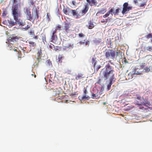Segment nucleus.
<instances>
[{
	"mask_svg": "<svg viewBox=\"0 0 152 152\" xmlns=\"http://www.w3.org/2000/svg\"><path fill=\"white\" fill-rule=\"evenodd\" d=\"M114 72L113 67L111 66L109 63L106 65L100 71V75L102 76V80H103V82L109 79L110 82L109 84L111 85L115 78Z\"/></svg>",
	"mask_w": 152,
	"mask_h": 152,
	"instance_id": "f257e3e1",
	"label": "nucleus"
},
{
	"mask_svg": "<svg viewBox=\"0 0 152 152\" xmlns=\"http://www.w3.org/2000/svg\"><path fill=\"white\" fill-rule=\"evenodd\" d=\"M12 14L14 19L18 23V25L19 26H23L25 24V22L21 20L20 18L21 14L19 11L18 8L13 7L12 10Z\"/></svg>",
	"mask_w": 152,
	"mask_h": 152,
	"instance_id": "f03ea898",
	"label": "nucleus"
},
{
	"mask_svg": "<svg viewBox=\"0 0 152 152\" xmlns=\"http://www.w3.org/2000/svg\"><path fill=\"white\" fill-rule=\"evenodd\" d=\"M132 100L134 104L139 106L145 105L149 104L148 101L139 94H136L135 97L132 98Z\"/></svg>",
	"mask_w": 152,
	"mask_h": 152,
	"instance_id": "7ed1b4c3",
	"label": "nucleus"
},
{
	"mask_svg": "<svg viewBox=\"0 0 152 152\" xmlns=\"http://www.w3.org/2000/svg\"><path fill=\"white\" fill-rule=\"evenodd\" d=\"M118 53L115 52L114 50L111 49H108L105 51V56L106 58L114 59L115 58L116 54L118 55Z\"/></svg>",
	"mask_w": 152,
	"mask_h": 152,
	"instance_id": "20e7f679",
	"label": "nucleus"
},
{
	"mask_svg": "<svg viewBox=\"0 0 152 152\" xmlns=\"http://www.w3.org/2000/svg\"><path fill=\"white\" fill-rule=\"evenodd\" d=\"M63 49L64 50L68 51L73 48V45H72L67 40H65L63 43Z\"/></svg>",
	"mask_w": 152,
	"mask_h": 152,
	"instance_id": "39448f33",
	"label": "nucleus"
},
{
	"mask_svg": "<svg viewBox=\"0 0 152 152\" xmlns=\"http://www.w3.org/2000/svg\"><path fill=\"white\" fill-rule=\"evenodd\" d=\"M146 65V63L145 62H144L142 63H141L140 64V66H137V67H136L134 69L133 72H134L133 74L134 75H140L142 74V72H139L138 71H136V70L137 69H143V68Z\"/></svg>",
	"mask_w": 152,
	"mask_h": 152,
	"instance_id": "423d86ee",
	"label": "nucleus"
},
{
	"mask_svg": "<svg viewBox=\"0 0 152 152\" xmlns=\"http://www.w3.org/2000/svg\"><path fill=\"white\" fill-rule=\"evenodd\" d=\"M30 10V8L27 7L24 8V12L26 15L27 19L30 21H32L33 17L31 16Z\"/></svg>",
	"mask_w": 152,
	"mask_h": 152,
	"instance_id": "0eeeda50",
	"label": "nucleus"
},
{
	"mask_svg": "<svg viewBox=\"0 0 152 152\" xmlns=\"http://www.w3.org/2000/svg\"><path fill=\"white\" fill-rule=\"evenodd\" d=\"M39 14L37 8L36 7L33 8L32 10V16H31L33 17V20H32L33 22H34L35 19H38L39 17Z\"/></svg>",
	"mask_w": 152,
	"mask_h": 152,
	"instance_id": "6e6552de",
	"label": "nucleus"
},
{
	"mask_svg": "<svg viewBox=\"0 0 152 152\" xmlns=\"http://www.w3.org/2000/svg\"><path fill=\"white\" fill-rule=\"evenodd\" d=\"M87 93V88H84L83 90V96L81 97H80V96H79V98H80V99H79L80 100H85L86 99L88 100L90 98V97L86 96V94Z\"/></svg>",
	"mask_w": 152,
	"mask_h": 152,
	"instance_id": "1a4fd4ad",
	"label": "nucleus"
},
{
	"mask_svg": "<svg viewBox=\"0 0 152 152\" xmlns=\"http://www.w3.org/2000/svg\"><path fill=\"white\" fill-rule=\"evenodd\" d=\"M19 38L20 37L17 36H10L8 39V41L9 43L12 42H16L19 39Z\"/></svg>",
	"mask_w": 152,
	"mask_h": 152,
	"instance_id": "9d476101",
	"label": "nucleus"
},
{
	"mask_svg": "<svg viewBox=\"0 0 152 152\" xmlns=\"http://www.w3.org/2000/svg\"><path fill=\"white\" fill-rule=\"evenodd\" d=\"M88 9V5L87 3L85 6V7L81 11V12L80 13V16H82L86 14Z\"/></svg>",
	"mask_w": 152,
	"mask_h": 152,
	"instance_id": "9b49d317",
	"label": "nucleus"
},
{
	"mask_svg": "<svg viewBox=\"0 0 152 152\" xmlns=\"http://www.w3.org/2000/svg\"><path fill=\"white\" fill-rule=\"evenodd\" d=\"M21 0H12V2L14 5L13 7L18 8L20 7V1Z\"/></svg>",
	"mask_w": 152,
	"mask_h": 152,
	"instance_id": "f8f14e48",
	"label": "nucleus"
},
{
	"mask_svg": "<svg viewBox=\"0 0 152 152\" xmlns=\"http://www.w3.org/2000/svg\"><path fill=\"white\" fill-rule=\"evenodd\" d=\"M56 33V31H52V34L51 37V42H55L56 40L57 37V35L55 34Z\"/></svg>",
	"mask_w": 152,
	"mask_h": 152,
	"instance_id": "ddd939ff",
	"label": "nucleus"
},
{
	"mask_svg": "<svg viewBox=\"0 0 152 152\" xmlns=\"http://www.w3.org/2000/svg\"><path fill=\"white\" fill-rule=\"evenodd\" d=\"M70 25H71L69 23H65L63 30H64L66 33H68L70 31L69 28L70 27Z\"/></svg>",
	"mask_w": 152,
	"mask_h": 152,
	"instance_id": "4468645a",
	"label": "nucleus"
},
{
	"mask_svg": "<svg viewBox=\"0 0 152 152\" xmlns=\"http://www.w3.org/2000/svg\"><path fill=\"white\" fill-rule=\"evenodd\" d=\"M29 44V46L30 47V49L31 50L32 49H33L35 48L36 46V44L35 42H33L31 40H29L28 41Z\"/></svg>",
	"mask_w": 152,
	"mask_h": 152,
	"instance_id": "2eb2a0df",
	"label": "nucleus"
},
{
	"mask_svg": "<svg viewBox=\"0 0 152 152\" xmlns=\"http://www.w3.org/2000/svg\"><path fill=\"white\" fill-rule=\"evenodd\" d=\"M101 93L100 92H97L96 94L93 93L92 94L91 98L93 99H98L100 96Z\"/></svg>",
	"mask_w": 152,
	"mask_h": 152,
	"instance_id": "dca6fc26",
	"label": "nucleus"
},
{
	"mask_svg": "<svg viewBox=\"0 0 152 152\" xmlns=\"http://www.w3.org/2000/svg\"><path fill=\"white\" fill-rule=\"evenodd\" d=\"M20 48L23 50L24 53H28L31 51V49H30V48H27L26 47H20Z\"/></svg>",
	"mask_w": 152,
	"mask_h": 152,
	"instance_id": "f3484780",
	"label": "nucleus"
},
{
	"mask_svg": "<svg viewBox=\"0 0 152 152\" xmlns=\"http://www.w3.org/2000/svg\"><path fill=\"white\" fill-rule=\"evenodd\" d=\"M107 11V9L106 8H102L99 10L96 13V15L98 14H104Z\"/></svg>",
	"mask_w": 152,
	"mask_h": 152,
	"instance_id": "a211bd4d",
	"label": "nucleus"
},
{
	"mask_svg": "<svg viewBox=\"0 0 152 152\" xmlns=\"http://www.w3.org/2000/svg\"><path fill=\"white\" fill-rule=\"evenodd\" d=\"M113 8H112L110 9V10L108 11L105 14L103 15V17L105 18L108 17L109 15L111 13V14L112 15H113L112 13L113 12Z\"/></svg>",
	"mask_w": 152,
	"mask_h": 152,
	"instance_id": "6ab92c4d",
	"label": "nucleus"
},
{
	"mask_svg": "<svg viewBox=\"0 0 152 152\" xmlns=\"http://www.w3.org/2000/svg\"><path fill=\"white\" fill-rule=\"evenodd\" d=\"M8 22L9 23L8 25L9 26L12 27L15 25H18V22L16 21L14 22L13 20H8Z\"/></svg>",
	"mask_w": 152,
	"mask_h": 152,
	"instance_id": "aec40b11",
	"label": "nucleus"
},
{
	"mask_svg": "<svg viewBox=\"0 0 152 152\" xmlns=\"http://www.w3.org/2000/svg\"><path fill=\"white\" fill-rule=\"evenodd\" d=\"M86 1L89 4H91V6H96V0H91V1L90 0H86Z\"/></svg>",
	"mask_w": 152,
	"mask_h": 152,
	"instance_id": "412c9836",
	"label": "nucleus"
},
{
	"mask_svg": "<svg viewBox=\"0 0 152 152\" xmlns=\"http://www.w3.org/2000/svg\"><path fill=\"white\" fill-rule=\"evenodd\" d=\"M77 10V9L76 10H72V14L74 16H76V18H79L80 17V13H79V14H77V13L76 12V10Z\"/></svg>",
	"mask_w": 152,
	"mask_h": 152,
	"instance_id": "4be33fe9",
	"label": "nucleus"
},
{
	"mask_svg": "<svg viewBox=\"0 0 152 152\" xmlns=\"http://www.w3.org/2000/svg\"><path fill=\"white\" fill-rule=\"evenodd\" d=\"M12 45L11 43H9L8 44V49L10 50L14 51H17V49H15L14 47H12Z\"/></svg>",
	"mask_w": 152,
	"mask_h": 152,
	"instance_id": "5701e85b",
	"label": "nucleus"
},
{
	"mask_svg": "<svg viewBox=\"0 0 152 152\" xmlns=\"http://www.w3.org/2000/svg\"><path fill=\"white\" fill-rule=\"evenodd\" d=\"M83 78V75L82 73H80L76 75L75 79L76 80H78Z\"/></svg>",
	"mask_w": 152,
	"mask_h": 152,
	"instance_id": "b1692460",
	"label": "nucleus"
},
{
	"mask_svg": "<svg viewBox=\"0 0 152 152\" xmlns=\"http://www.w3.org/2000/svg\"><path fill=\"white\" fill-rule=\"evenodd\" d=\"M42 54V52L41 49H38L37 50V55L38 57L37 58V59H38L39 60L40 59H41V56Z\"/></svg>",
	"mask_w": 152,
	"mask_h": 152,
	"instance_id": "393cba45",
	"label": "nucleus"
},
{
	"mask_svg": "<svg viewBox=\"0 0 152 152\" xmlns=\"http://www.w3.org/2000/svg\"><path fill=\"white\" fill-rule=\"evenodd\" d=\"M28 34L31 35V37L34 36V30L33 29H30L28 31Z\"/></svg>",
	"mask_w": 152,
	"mask_h": 152,
	"instance_id": "a878e982",
	"label": "nucleus"
},
{
	"mask_svg": "<svg viewBox=\"0 0 152 152\" xmlns=\"http://www.w3.org/2000/svg\"><path fill=\"white\" fill-rule=\"evenodd\" d=\"M94 68L95 72H97L99 69L101 67V66L100 65L96 66V65H94Z\"/></svg>",
	"mask_w": 152,
	"mask_h": 152,
	"instance_id": "bb28decb",
	"label": "nucleus"
},
{
	"mask_svg": "<svg viewBox=\"0 0 152 152\" xmlns=\"http://www.w3.org/2000/svg\"><path fill=\"white\" fill-rule=\"evenodd\" d=\"M89 25L87 26L88 27L89 29H91L93 28L94 27V25L93 23L90 21L88 23Z\"/></svg>",
	"mask_w": 152,
	"mask_h": 152,
	"instance_id": "cd10ccee",
	"label": "nucleus"
},
{
	"mask_svg": "<svg viewBox=\"0 0 152 152\" xmlns=\"http://www.w3.org/2000/svg\"><path fill=\"white\" fill-rule=\"evenodd\" d=\"M61 26L60 25H57L55 28V30L53 31H56V32L57 30H61Z\"/></svg>",
	"mask_w": 152,
	"mask_h": 152,
	"instance_id": "c85d7f7f",
	"label": "nucleus"
},
{
	"mask_svg": "<svg viewBox=\"0 0 152 152\" xmlns=\"http://www.w3.org/2000/svg\"><path fill=\"white\" fill-rule=\"evenodd\" d=\"M91 62L93 66L96 64L97 61L96 60V58L95 57H93L92 58Z\"/></svg>",
	"mask_w": 152,
	"mask_h": 152,
	"instance_id": "c756f323",
	"label": "nucleus"
},
{
	"mask_svg": "<svg viewBox=\"0 0 152 152\" xmlns=\"http://www.w3.org/2000/svg\"><path fill=\"white\" fill-rule=\"evenodd\" d=\"M128 11H129V10H128V7H123V10L122 11V13L123 14H126L127 13Z\"/></svg>",
	"mask_w": 152,
	"mask_h": 152,
	"instance_id": "7c9ffc66",
	"label": "nucleus"
},
{
	"mask_svg": "<svg viewBox=\"0 0 152 152\" xmlns=\"http://www.w3.org/2000/svg\"><path fill=\"white\" fill-rule=\"evenodd\" d=\"M120 9L119 8H118L116 10H115V11L113 12V14L115 15H118V13L119 12Z\"/></svg>",
	"mask_w": 152,
	"mask_h": 152,
	"instance_id": "2f4dec72",
	"label": "nucleus"
},
{
	"mask_svg": "<svg viewBox=\"0 0 152 152\" xmlns=\"http://www.w3.org/2000/svg\"><path fill=\"white\" fill-rule=\"evenodd\" d=\"M145 1L143 3H141L139 6V7H141L146 5V3L148 0H145Z\"/></svg>",
	"mask_w": 152,
	"mask_h": 152,
	"instance_id": "473e14b6",
	"label": "nucleus"
},
{
	"mask_svg": "<svg viewBox=\"0 0 152 152\" xmlns=\"http://www.w3.org/2000/svg\"><path fill=\"white\" fill-rule=\"evenodd\" d=\"M40 37L41 38L43 42H44V41H45V35L42 34H40Z\"/></svg>",
	"mask_w": 152,
	"mask_h": 152,
	"instance_id": "72a5a7b5",
	"label": "nucleus"
},
{
	"mask_svg": "<svg viewBox=\"0 0 152 152\" xmlns=\"http://www.w3.org/2000/svg\"><path fill=\"white\" fill-rule=\"evenodd\" d=\"M146 50L150 52H152V46H148L146 48Z\"/></svg>",
	"mask_w": 152,
	"mask_h": 152,
	"instance_id": "f704fd0d",
	"label": "nucleus"
},
{
	"mask_svg": "<svg viewBox=\"0 0 152 152\" xmlns=\"http://www.w3.org/2000/svg\"><path fill=\"white\" fill-rule=\"evenodd\" d=\"M145 37L147 39L152 37V34H149L145 36Z\"/></svg>",
	"mask_w": 152,
	"mask_h": 152,
	"instance_id": "c9c22d12",
	"label": "nucleus"
},
{
	"mask_svg": "<svg viewBox=\"0 0 152 152\" xmlns=\"http://www.w3.org/2000/svg\"><path fill=\"white\" fill-rule=\"evenodd\" d=\"M108 19H102L101 20V22L102 23H104L105 24L107 23V22Z\"/></svg>",
	"mask_w": 152,
	"mask_h": 152,
	"instance_id": "e433bc0d",
	"label": "nucleus"
},
{
	"mask_svg": "<svg viewBox=\"0 0 152 152\" xmlns=\"http://www.w3.org/2000/svg\"><path fill=\"white\" fill-rule=\"evenodd\" d=\"M100 76L101 77V79H100L98 80L97 83L98 84H100L102 81H103V80H102V76H101L100 75Z\"/></svg>",
	"mask_w": 152,
	"mask_h": 152,
	"instance_id": "4c0bfd02",
	"label": "nucleus"
},
{
	"mask_svg": "<svg viewBox=\"0 0 152 152\" xmlns=\"http://www.w3.org/2000/svg\"><path fill=\"white\" fill-rule=\"evenodd\" d=\"M144 69L145 70L144 72H149L150 70V69L148 68V67H146Z\"/></svg>",
	"mask_w": 152,
	"mask_h": 152,
	"instance_id": "58836bf2",
	"label": "nucleus"
},
{
	"mask_svg": "<svg viewBox=\"0 0 152 152\" xmlns=\"http://www.w3.org/2000/svg\"><path fill=\"white\" fill-rule=\"evenodd\" d=\"M31 26V25H27L26 27L24 28V29L25 30H27L29 28H30Z\"/></svg>",
	"mask_w": 152,
	"mask_h": 152,
	"instance_id": "ea45409f",
	"label": "nucleus"
},
{
	"mask_svg": "<svg viewBox=\"0 0 152 152\" xmlns=\"http://www.w3.org/2000/svg\"><path fill=\"white\" fill-rule=\"evenodd\" d=\"M46 63L49 66H50L51 65H52L51 62L49 59L47 60L46 61Z\"/></svg>",
	"mask_w": 152,
	"mask_h": 152,
	"instance_id": "a19ab883",
	"label": "nucleus"
},
{
	"mask_svg": "<svg viewBox=\"0 0 152 152\" xmlns=\"http://www.w3.org/2000/svg\"><path fill=\"white\" fill-rule=\"evenodd\" d=\"M63 11L65 14L66 15L68 14V12L67 9L65 8L64 9Z\"/></svg>",
	"mask_w": 152,
	"mask_h": 152,
	"instance_id": "79ce46f5",
	"label": "nucleus"
},
{
	"mask_svg": "<svg viewBox=\"0 0 152 152\" xmlns=\"http://www.w3.org/2000/svg\"><path fill=\"white\" fill-rule=\"evenodd\" d=\"M49 47L50 48L53 50V49H55V46H54L52 44H50V45H49Z\"/></svg>",
	"mask_w": 152,
	"mask_h": 152,
	"instance_id": "37998d69",
	"label": "nucleus"
},
{
	"mask_svg": "<svg viewBox=\"0 0 152 152\" xmlns=\"http://www.w3.org/2000/svg\"><path fill=\"white\" fill-rule=\"evenodd\" d=\"M53 50L57 52H58L60 50V48L58 47H55V49H53Z\"/></svg>",
	"mask_w": 152,
	"mask_h": 152,
	"instance_id": "c03bdc74",
	"label": "nucleus"
},
{
	"mask_svg": "<svg viewBox=\"0 0 152 152\" xmlns=\"http://www.w3.org/2000/svg\"><path fill=\"white\" fill-rule=\"evenodd\" d=\"M128 4L127 2L125 3L123 5V7L127 8L128 7Z\"/></svg>",
	"mask_w": 152,
	"mask_h": 152,
	"instance_id": "a18cd8bd",
	"label": "nucleus"
},
{
	"mask_svg": "<svg viewBox=\"0 0 152 152\" xmlns=\"http://www.w3.org/2000/svg\"><path fill=\"white\" fill-rule=\"evenodd\" d=\"M78 35L79 37H82L85 36V35L83 34L82 33H80L78 34Z\"/></svg>",
	"mask_w": 152,
	"mask_h": 152,
	"instance_id": "49530a36",
	"label": "nucleus"
},
{
	"mask_svg": "<svg viewBox=\"0 0 152 152\" xmlns=\"http://www.w3.org/2000/svg\"><path fill=\"white\" fill-rule=\"evenodd\" d=\"M152 56L151 55H147L146 57L148 58V60L151 59Z\"/></svg>",
	"mask_w": 152,
	"mask_h": 152,
	"instance_id": "de8ad7c7",
	"label": "nucleus"
},
{
	"mask_svg": "<svg viewBox=\"0 0 152 152\" xmlns=\"http://www.w3.org/2000/svg\"><path fill=\"white\" fill-rule=\"evenodd\" d=\"M63 57V55H59L58 56V59L59 60V61H60L62 59Z\"/></svg>",
	"mask_w": 152,
	"mask_h": 152,
	"instance_id": "09e8293b",
	"label": "nucleus"
},
{
	"mask_svg": "<svg viewBox=\"0 0 152 152\" xmlns=\"http://www.w3.org/2000/svg\"><path fill=\"white\" fill-rule=\"evenodd\" d=\"M50 15H49L48 13H47V18L48 19L49 21L50 20Z\"/></svg>",
	"mask_w": 152,
	"mask_h": 152,
	"instance_id": "8fccbe9b",
	"label": "nucleus"
},
{
	"mask_svg": "<svg viewBox=\"0 0 152 152\" xmlns=\"http://www.w3.org/2000/svg\"><path fill=\"white\" fill-rule=\"evenodd\" d=\"M33 37V38L35 39H37L38 38V35L35 36V35H34V36Z\"/></svg>",
	"mask_w": 152,
	"mask_h": 152,
	"instance_id": "3c124183",
	"label": "nucleus"
},
{
	"mask_svg": "<svg viewBox=\"0 0 152 152\" xmlns=\"http://www.w3.org/2000/svg\"><path fill=\"white\" fill-rule=\"evenodd\" d=\"M111 85L108 84L107 86V88L108 90H109L110 89Z\"/></svg>",
	"mask_w": 152,
	"mask_h": 152,
	"instance_id": "603ef678",
	"label": "nucleus"
},
{
	"mask_svg": "<svg viewBox=\"0 0 152 152\" xmlns=\"http://www.w3.org/2000/svg\"><path fill=\"white\" fill-rule=\"evenodd\" d=\"M30 3L32 5H33L34 4V3L33 0H30Z\"/></svg>",
	"mask_w": 152,
	"mask_h": 152,
	"instance_id": "864d4df0",
	"label": "nucleus"
},
{
	"mask_svg": "<svg viewBox=\"0 0 152 152\" xmlns=\"http://www.w3.org/2000/svg\"><path fill=\"white\" fill-rule=\"evenodd\" d=\"M132 6H129L128 7V10L129 11L130 10H131L132 9Z\"/></svg>",
	"mask_w": 152,
	"mask_h": 152,
	"instance_id": "5fc2aeb1",
	"label": "nucleus"
},
{
	"mask_svg": "<svg viewBox=\"0 0 152 152\" xmlns=\"http://www.w3.org/2000/svg\"><path fill=\"white\" fill-rule=\"evenodd\" d=\"M31 75L32 76H34V78H35L36 77V75H35L34 73H33Z\"/></svg>",
	"mask_w": 152,
	"mask_h": 152,
	"instance_id": "6e6d98bb",
	"label": "nucleus"
},
{
	"mask_svg": "<svg viewBox=\"0 0 152 152\" xmlns=\"http://www.w3.org/2000/svg\"><path fill=\"white\" fill-rule=\"evenodd\" d=\"M89 43V42L88 41H87L86 42L85 45H88Z\"/></svg>",
	"mask_w": 152,
	"mask_h": 152,
	"instance_id": "4d7b16f0",
	"label": "nucleus"
},
{
	"mask_svg": "<svg viewBox=\"0 0 152 152\" xmlns=\"http://www.w3.org/2000/svg\"><path fill=\"white\" fill-rule=\"evenodd\" d=\"M133 2L135 4H136L137 3V0H134Z\"/></svg>",
	"mask_w": 152,
	"mask_h": 152,
	"instance_id": "13d9d810",
	"label": "nucleus"
},
{
	"mask_svg": "<svg viewBox=\"0 0 152 152\" xmlns=\"http://www.w3.org/2000/svg\"><path fill=\"white\" fill-rule=\"evenodd\" d=\"M75 1H73L72 2V3L73 5H75Z\"/></svg>",
	"mask_w": 152,
	"mask_h": 152,
	"instance_id": "bf43d9fd",
	"label": "nucleus"
},
{
	"mask_svg": "<svg viewBox=\"0 0 152 152\" xmlns=\"http://www.w3.org/2000/svg\"><path fill=\"white\" fill-rule=\"evenodd\" d=\"M130 75L131 76V78H130V79H132V75L131 74H128V76H129Z\"/></svg>",
	"mask_w": 152,
	"mask_h": 152,
	"instance_id": "052dcab7",
	"label": "nucleus"
},
{
	"mask_svg": "<svg viewBox=\"0 0 152 152\" xmlns=\"http://www.w3.org/2000/svg\"><path fill=\"white\" fill-rule=\"evenodd\" d=\"M79 43H81H81H82V44H84V43H85V42H81V41H80V42H79Z\"/></svg>",
	"mask_w": 152,
	"mask_h": 152,
	"instance_id": "680f3d73",
	"label": "nucleus"
},
{
	"mask_svg": "<svg viewBox=\"0 0 152 152\" xmlns=\"http://www.w3.org/2000/svg\"><path fill=\"white\" fill-rule=\"evenodd\" d=\"M111 61L110 60L109 61V62L111 64H112V63H111Z\"/></svg>",
	"mask_w": 152,
	"mask_h": 152,
	"instance_id": "e2e57ef3",
	"label": "nucleus"
},
{
	"mask_svg": "<svg viewBox=\"0 0 152 152\" xmlns=\"http://www.w3.org/2000/svg\"><path fill=\"white\" fill-rule=\"evenodd\" d=\"M103 104H106V103H105V102H104V103H103Z\"/></svg>",
	"mask_w": 152,
	"mask_h": 152,
	"instance_id": "0e129e2a",
	"label": "nucleus"
},
{
	"mask_svg": "<svg viewBox=\"0 0 152 152\" xmlns=\"http://www.w3.org/2000/svg\"><path fill=\"white\" fill-rule=\"evenodd\" d=\"M151 42H152V39L151 40Z\"/></svg>",
	"mask_w": 152,
	"mask_h": 152,
	"instance_id": "69168bd1",
	"label": "nucleus"
},
{
	"mask_svg": "<svg viewBox=\"0 0 152 152\" xmlns=\"http://www.w3.org/2000/svg\"><path fill=\"white\" fill-rule=\"evenodd\" d=\"M140 109H142V108H140Z\"/></svg>",
	"mask_w": 152,
	"mask_h": 152,
	"instance_id": "338daca9",
	"label": "nucleus"
}]
</instances>
